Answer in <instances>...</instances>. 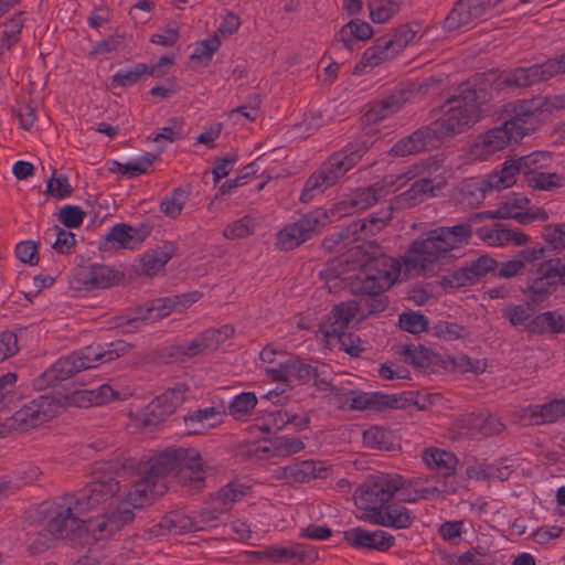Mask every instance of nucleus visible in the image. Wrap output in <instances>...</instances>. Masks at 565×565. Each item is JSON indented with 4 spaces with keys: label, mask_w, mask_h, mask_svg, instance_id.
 <instances>
[{
    "label": "nucleus",
    "mask_w": 565,
    "mask_h": 565,
    "mask_svg": "<svg viewBox=\"0 0 565 565\" xmlns=\"http://www.w3.org/2000/svg\"><path fill=\"white\" fill-rule=\"evenodd\" d=\"M391 218L387 210L383 216L370 215L355 220L339 232L324 237L322 246L341 254V263L359 271L351 284L354 294H376L385 291L401 275L398 259L383 254L379 246L369 241L377 234Z\"/></svg>",
    "instance_id": "1"
},
{
    "label": "nucleus",
    "mask_w": 565,
    "mask_h": 565,
    "mask_svg": "<svg viewBox=\"0 0 565 565\" xmlns=\"http://www.w3.org/2000/svg\"><path fill=\"white\" fill-rule=\"evenodd\" d=\"M95 497H77L73 507L60 502L63 497L47 498L39 507L26 511L31 523L45 524L49 532L58 540L85 544L89 540H102L119 531L134 520V510L152 501L149 497H122L111 502L104 514L94 519L81 518L90 509Z\"/></svg>",
    "instance_id": "2"
},
{
    "label": "nucleus",
    "mask_w": 565,
    "mask_h": 565,
    "mask_svg": "<svg viewBox=\"0 0 565 565\" xmlns=\"http://www.w3.org/2000/svg\"><path fill=\"white\" fill-rule=\"evenodd\" d=\"M205 477L194 458H189L185 448H168L156 456L149 470L137 475L127 494H164L180 490L201 492Z\"/></svg>",
    "instance_id": "3"
},
{
    "label": "nucleus",
    "mask_w": 565,
    "mask_h": 565,
    "mask_svg": "<svg viewBox=\"0 0 565 565\" xmlns=\"http://www.w3.org/2000/svg\"><path fill=\"white\" fill-rule=\"evenodd\" d=\"M471 236L469 222L434 228L409 245L403 256L404 266L407 271L433 275L438 266L455 258L454 252L469 244Z\"/></svg>",
    "instance_id": "4"
},
{
    "label": "nucleus",
    "mask_w": 565,
    "mask_h": 565,
    "mask_svg": "<svg viewBox=\"0 0 565 565\" xmlns=\"http://www.w3.org/2000/svg\"><path fill=\"white\" fill-rule=\"evenodd\" d=\"M129 350L130 345L121 340L104 344L98 343L87 345L78 351L60 358L35 380V385L40 390H43L46 386H54L83 370L97 367L104 363H108L124 355Z\"/></svg>",
    "instance_id": "5"
},
{
    "label": "nucleus",
    "mask_w": 565,
    "mask_h": 565,
    "mask_svg": "<svg viewBox=\"0 0 565 565\" xmlns=\"http://www.w3.org/2000/svg\"><path fill=\"white\" fill-rule=\"evenodd\" d=\"M479 95L470 81L460 83L440 105V116L431 122L439 139L461 134L479 119Z\"/></svg>",
    "instance_id": "6"
},
{
    "label": "nucleus",
    "mask_w": 565,
    "mask_h": 565,
    "mask_svg": "<svg viewBox=\"0 0 565 565\" xmlns=\"http://www.w3.org/2000/svg\"><path fill=\"white\" fill-rule=\"evenodd\" d=\"M365 141L355 140L348 143L341 150L330 154L320 167L310 174L303 184L299 200L309 203L315 196L322 194L345 175L366 153Z\"/></svg>",
    "instance_id": "7"
},
{
    "label": "nucleus",
    "mask_w": 565,
    "mask_h": 565,
    "mask_svg": "<svg viewBox=\"0 0 565 565\" xmlns=\"http://www.w3.org/2000/svg\"><path fill=\"white\" fill-rule=\"evenodd\" d=\"M354 504L359 519L371 524L406 529L413 522L411 512L393 497H354Z\"/></svg>",
    "instance_id": "8"
},
{
    "label": "nucleus",
    "mask_w": 565,
    "mask_h": 565,
    "mask_svg": "<svg viewBox=\"0 0 565 565\" xmlns=\"http://www.w3.org/2000/svg\"><path fill=\"white\" fill-rule=\"evenodd\" d=\"M507 111L510 118L505 120L510 129L514 132V138L520 140L537 129L544 110L551 108H564L565 97L555 96L552 98L534 97L531 99H521L507 105Z\"/></svg>",
    "instance_id": "9"
},
{
    "label": "nucleus",
    "mask_w": 565,
    "mask_h": 565,
    "mask_svg": "<svg viewBox=\"0 0 565 565\" xmlns=\"http://www.w3.org/2000/svg\"><path fill=\"white\" fill-rule=\"evenodd\" d=\"M330 217L326 210L316 209L302 215L298 221L286 225L276 234V247L280 250H291L300 246L329 224Z\"/></svg>",
    "instance_id": "10"
},
{
    "label": "nucleus",
    "mask_w": 565,
    "mask_h": 565,
    "mask_svg": "<svg viewBox=\"0 0 565 565\" xmlns=\"http://www.w3.org/2000/svg\"><path fill=\"white\" fill-rule=\"evenodd\" d=\"M530 204V199L522 193L512 192L508 194L494 211L473 213L469 221H481L483 218H513L518 223L526 225L536 220L546 221L548 213L543 207L524 211Z\"/></svg>",
    "instance_id": "11"
},
{
    "label": "nucleus",
    "mask_w": 565,
    "mask_h": 565,
    "mask_svg": "<svg viewBox=\"0 0 565 565\" xmlns=\"http://www.w3.org/2000/svg\"><path fill=\"white\" fill-rule=\"evenodd\" d=\"M561 74H565V53L542 64L513 68L501 77L499 85L526 88Z\"/></svg>",
    "instance_id": "12"
},
{
    "label": "nucleus",
    "mask_w": 565,
    "mask_h": 565,
    "mask_svg": "<svg viewBox=\"0 0 565 565\" xmlns=\"http://www.w3.org/2000/svg\"><path fill=\"white\" fill-rule=\"evenodd\" d=\"M57 407L53 397L40 395L7 418L4 427L12 430L28 431L53 418Z\"/></svg>",
    "instance_id": "13"
},
{
    "label": "nucleus",
    "mask_w": 565,
    "mask_h": 565,
    "mask_svg": "<svg viewBox=\"0 0 565 565\" xmlns=\"http://www.w3.org/2000/svg\"><path fill=\"white\" fill-rule=\"evenodd\" d=\"M423 460L431 469L436 470L437 473L443 477V481L436 482V486L431 488L437 494H454L458 491L455 487L456 481V467L458 465V458L455 454L439 449V448H427L423 451Z\"/></svg>",
    "instance_id": "14"
},
{
    "label": "nucleus",
    "mask_w": 565,
    "mask_h": 565,
    "mask_svg": "<svg viewBox=\"0 0 565 565\" xmlns=\"http://www.w3.org/2000/svg\"><path fill=\"white\" fill-rule=\"evenodd\" d=\"M557 287L551 262L543 258L535 262L533 270L527 274L526 286L522 291L527 298V305L539 306L546 301Z\"/></svg>",
    "instance_id": "15"
},
{
    "label": "nucleus",
    "mask_w": 565,
    "mask_h": 565,
    "mask_svg": "<svg viewBox=\"0 0 565 565\" xmlns=\"http://www.w3.org/2000/svg\"><path fill=\"white\" fill-rule=\"evenodd\" d=\"M552 162V156L545 151H534L527 156L518 159L505 160L501 164V177L495 179V183L500 185L512 186L516 182L518 174L522 173L523 178L530 173H536L547 168Z\"/></svg>",
    "instance_id": "16"
},
{
    "label": "nucleus",
    "mask_w": 565,
    "mask_h": 565,
    "mask_svg": "<svg viewBox=\"0 0 565 565\" xmlns=\"http://www.w3.org/2000/svg\"><path fill=\"white\" fill-rule=\"evenodd\" d=\"M233 333V329L224 326L221 329H207L186 343L174 347V355L181 360L191 359L214 351Z\"/></svg>",
    "instance_id": "17"
},
{
    "label": "nucleus",
    "mask_w": 565,
    "mask_h": 565,
    "mask_svg": "<svg viewBox=\"0 0 565 565\" xmlns=\"http://www.w3.org/2000/svg\"><path fill=\"white\" fill-rule=\"evenodd\" d=\"M498 263L488 255L467 260L462 266L444 277V281L454 288L472 286L488 273L495 270Z\"/></svg>",
    "instance_id": "18"
},
{
    "label": "nucleus",
    "mask_w": 565,
    "mask_h": 565,
    "mask_svg": "<svg viewBox=\"0 0 565 565\" xmlns=\"http://www.w3.org/2000/svg\"><path fill=\"white\" fill-rule=\"evenodd\" d=\"M75 280L86 290L105 289L118 285L124 273L104 264H90L79 267L74 274Z\"/></svg>",
    "instance_id": "19"
},
{
    "label": "nucleus",
    "mask_w": 565,
    "mask_h": 565,
    "mask_svg": "<svg viewBox=\"0 0 565 565\" xmlns=\"http://www.w3.org/2000/svg\"><path fill=\"white\" fill-rule=\"evenodd\" d=\"M201 297L199 291H192L182 295H175L163 299H158V305H152L147 308L146 313L141 317H136L128 320V323L135 328L147 324L149 321H153L159 318L168 316L171 311H182L196 302Z\"/></svg>",
    "instance_id": "20"
},
{
    "label": "nucleus",
    "mask_w": 565,
    "mask_h": 565,
    "mask_svg": "<svg viewBox=\"0 0 565 565\" xmlns=\"http://www.w3.org/2000/svg\"><path fill=\"white\" fill-rule=\"evenodd\" d=\"M512 141L518 142L520 139L514 138V132L504 121L501 126L480 135L471 146V154L486 160L497 151L503 150Z\"/></svg>",
    "instance_id": "21"
},
{
    "label": "nucleus",
    "mask_w": 565,
    "mask_h": 565,
    "mask_svg": "<svg viewBox=\"0 0 565 565\" xmlns=\"http://www.w3.org/2000/svg\"><path fill=\"white\" fill-rule=\"evenodd\" d=\"M333 472V466L323 460H302L282 468L288 482L307 483L315 479H327Z\"/></svg>",
    "instance_id": "22"
},
{
    "label": "nucleus",
    "mask_w": 565,
    "mask_h": 565,
    "mask_svg": "<svg viewBox=\"0 0 565 565\" xmlns=\"http://www.w3.org/2000/svg\"><path fill=\"white\" fill-rule=\"evenodd\" d=\"M489 10L484 0H458L444 19L443 28L455 31L482 18Z\"/></svg>",
    "instance_id": "23"
},
{
    "label": "nucleus",
    "mask_w": 565,
    "mask_h": 565,
    "mask_svg": "<svg viewBox=\"0 0 565 565\" xmlns=\"http://www.w3.org/2000/svg\"><path fill=\"white\" fill-rule=\"evenodd\" d=\"M545 258V248L541 245L520 250L512 259L503 262L497 276L500 278H512L527 275L533 270L535 262Z\"/></svg>",
    "instance_id": "24"
},
{
    "label": "nucleus",
    "mask_w": 565,
    "mask_h": 565,
    "mask_svg": "<svg viewBox=\"0 0 565 565\" xmlns=\"http://www.w3.org/2000/svg\"><path fill=\"white\" fill-rule=\"evenodd\" d=\"M439 140L438 135L430 124L418 128L409 136L398 140L392 147L391 152L396 157L416 154L427 150L429 147H435Z\"/></svg>",
    "instance_id": "25"
},
{
    "label": "nucleus",
    "mask_w": 565,
    "mask_h": 565,
    "mask_svg": "<svg viewBox=\"0 0 565 565\" xmlns=\"http://www.w3.org/2000/svg\"><path fill=\"white\" fill-rule=\"evenodd\" d=\"M116 466L114 462L98 463L85 486V494H118L121 487L118 473L114 472Z\"/></svg>",
    "instance_id": "26"
},
{
    "label": "nucleus",
    "mask_w": 565,
    "mask_h": 565,
    "mask_svg": "<svg viewBox=\"0 0 565 565\" xmlns=\"http://www.w3.org/2000/svg\"><path fill=\"white\" fill-rule=\"evenodd\" d=\"M344 539L353 546L372 548L380 552L390 550L395 543L394 536L386 531H367L360 526L345 531Z\"/></svg>",
    "instance_id": "27"
},
{
    "label": "nucleus",
    "mask_w": 565,
    "mask_h": 565,
    "mask_svg": "<svg viewBox=\"0 0 565 565\" xmlns=\"http://www.w3.org/2000/svg\"><path fill=\"white\" fill-rule=\"evenodd\" d=\"M386 193L384 185L379 182L358 188L339 202V209L351 213L361 212L377 203Z\"/></svg>",
    "instance_id": "28"
},
{
    "label": "nucleus",
    "mask_w": 565,
    "mask_h": 565,
    "mask_svg": "<svg viewBox=\"0 0 565 565\" xmlns=\"http://www.w3.org/2000/svg\"><path fill=\"white\" fill-rule=\"evenodd\" d=\"M404 486L403 477L397 473L376 472L367 476L354 494H395Z\"/></svg>",
    "instance_id": "29"
},
{
    "label": "nucleus",
    "mask_w": 565,
    "mask_h": 565,
    "mask_svg": "<svg viewBox=\"0 0 565 565\" xmlns=\"http://www.w3.org/2000/svg\"><path fill=\"white\" fill-rule=\"evenodd\" d=\"M460 428L466 429L469 436H494L504 429L502 422L492 415L470 413L458 419Z\"/></svg>",
    "instance_id": "30"
},
{
    "label": "nucleus",
    "mask_w": 565,
    "mask_h": 565,
    "mask_svg": "<svg viewBox=\"0 0 565 565\" xmlns=\"http://www.w3.org/2000/svg\"><path fill=\"white\" fill-rule=\"evenodd\" d=\"M119 393L115 392L108 384H102L95 388L77 390L67 394L66 401L70 405L76 407H89L93 405H103L118 397Z\"/></svg>",
    "instance_id": "31"
},
{
    "label": "nucleus",
    "mask_w": 565,
    "mask_h": 565,
    "mask_svg": "<svg viewBox=\"0 0 565 565\" xmlns=\"http://www.w3.org/2000/svg\"><path fill=\"white\" fill-rule=\"evenodd\" d=\"M150 234L148 225L134 227L125 223L116 224L105 236L107 242L119 248L134 249Z\"/></svg>",
    "instance_id": "32"
},
{
    "label": "nucleus",
    "mask_w": 565,
    "mask_h": 565,
    "mask_svg": "<svg viewBox=\"0 0 565 565\" xmlns=\"http://www.w3.org/2000/svg\"><path fill=\"white\" fill-rule=\"evenodd\" d=\"M501 175V170H497L480 180H471L466 183L462 189V194L465 195L468 204L478 205L486 199L488 193L509 188V185L504 184L499 186V184L494 182L495 179Z\"/></svg>",
    "instance_id": "33"
},
{
    "label": "nucleus",
    "mask_w": 565,
    "mask_h": 565,
    "mask_svg": "<svg viewBox=\"0 0 565 565\" xmlns=\"http://www.w3.org/2000/svg\"><path fill=\"white\" fill-rule=\"evenodd\" d=\"M178 246L173 242H164L156 249L146 252L140 258L141 273L152 277L157 275L166 264L175 255Z\"/></svg>",
    "instance_id": "34"
},
{
    "label": "nucleus",
    "mask_w": 565,
    "mask_h": 565,
    "mask_svg": "<svg viewBox=\"0 0 565 565\" xmlns=\"http://www.w3.org/2000/svg\"><path fill=\"white\" fill-rule=\"evenodd\" d=\"M395 55L396 53L391 43H388L387 38L382 36L375 41L374 45L364 51L360 62L354 67V73L359 75L364 74L367 67H375L393 58Z\"/></svg>",
    "instance_id": "35"
},
{
    "label": "nucleus",
    "mask_w": 565,
    "mask_h": 565,
    "mask_svg": "<svg viewBox=\"0 0 565 565\" xmlns=\"http://www.w3.org/2000/svg\"><path fill=\"white\" fill-rule=\"evenodd\" d=\"M565 416V401L553 399L542 405L529 406L524 409V417L531 425H543L555 423Z\"/></svg>",
    "instance_id": "36"
},
{
    "label": "nucleus",
    "mask_w": 565,
    "mask_h": 565,
    "mask_svg": "<svg viewBox=\"0 0 565 565\" xmlns=\"http://www.w3.org/2000/svg\"><path fill=\"white\" fill-rule=\"evenodd\" d=\"M305 449V444L296 437H275L269 440V446L257 447L256 456L262 459H271L275 457H288Z\"/></svg>",
    "instance_id": "37"
},
{
    "label": "nucleus",
    "mask_w": 565,
    "mask_h": 565,
    "mask_svg": "<svg viewBox=\"0 0 565 565\" xmlns=\"http://www.w3.org/2000/svg\"><path fill=\"white\" fill-rule=\"evenodd\" d=\"M309 417H299L285 409H275L268 412L263 417L262 430L266 433L279 431L286 425L292 424L297 430L306 429L309 426Z\"/></svg>",
    "instance_id": "38"
},
{
    "label": "nucleus",
    "mask_w": 565,
    "mask_h": 565,
    "mask_svg": "<svg viewBox=\"0 0 565 565\" xmlns=\"http://www.w3.org/2000/svg\"><path fill=\"white\" fill-rule=\"evenodd\" d=\"M224 414L225 407L223 405L196 409L184 417L185 424L189 427V434H201L202 429L214 427L221 423V416Z\"/></svg>",
    "instance_id": "39"
},
{
    "label": "nucleus",
    "mask_w": 565,
    "mask_h": 565,
    "mask_svg": "<svg viewBox=\"0 0 565 565\" xmlns=\"http://www.w3.org/2000/svg\"><path fill=\"white\" fill-rule=\"evenodd\" d=\"M358 313H360L359 305H356L355 301H348L335 305L331 311L330 327L324 331L326 337L330 338L332 335L344 332L349 323L356 317Z\"/></svg>",
    "instance_id": "40"
},
{
    "label": "nucleus",
    "mask_w": 565,
    "mask_h": 565,
    "mask_svg": "<svg viewBox=\"0 0 565 565\" xmlns=\"http://www.w3.org/2000/svg\"><path fill=\"white\" fill-rule=\"evenodd\" d=\"M401 355L406 363L422 370L430 369L434 364L437 363L438 360L437 354L423 345H404L403 350L401 351Z\"/></svg>",
    "instance_id": "41"
},
{
    "label": "nucleus",
    "mask_w": 565,
    "mask_h": 565,
    "mask_svg": "<svg viewBox=\"0 0 565 565\" xmlns=\"http://www.w3.org/2000/svg\"><path fill=\"white\" fill-rule=\"evenodd\" d=\"M409 173L414 178H424V179H446L444 159L438 156L429 157L425 160H422L415 163Z\"/></svg>",
    "instance_id": "42"
},
{
    "label": "nucleus",
    "mask_w": 565,
    "mask_h": 565,
    "mask_svg": "<svg viewBox=\"0 0 565 565\" xmlns=\"http://www.w3.org/2000/svg\"><path fill=\"white\" fill-rule=\"evenodd\" d=\"M188 200L189 192L183 188H175L169 195L161 200L160 212L168 217L175 218L180 215Z\"/></svg>",
    "instance_id": "43"
},
{
    "label": "nucleus",
    "mask_w": 565,
    "mask_h": 565,
    "mask_svg": "<svg viewBox=\"0 0 565 565\" xmlns=\"http://www.w3.org/2000/svg\"><path fill=\"white\" fill-rule=\"evenodd\" d=\"M564 177L556 172H544L537 171L536 173H530L524 182L534 190L551 191L564 185Z\"/></svg>",
    "instance_id": "44"
},
{
    "label": "nucleus",
    "mask_w": 565,
    "mask_h": 565,
    "mask_svg": "<svg viewBox=\"0 0 565 565\" xmlns=\"http://www.w3.org/2000/svg\"><path fill=\"white\" fill-rule=\"evenodd\" d=\"M349 395H351L350 407L352 409H358V411L370 409V411L381 412V411H383V401H384V398L385 399L387 398L384 396L383 393H380V392L356 393V392L351 391L349 393Z\"/></svg>",
    "instance_id": "45"
},
{
    "label": "nucleus",
    "mask_w": 565,
    "mask_h": 565,
    "mask_svg": "<svg viewBox=\"0 0 565 565\" xmlns=\"http://www.w3.org/2000/svg\"><path fill=\"white\" fill-rule=\"evenodd\" d=\"M370 17L375 23H385L401 7V0H369Z\"/></svg>",
    "instance_id": "46"
},
{
    "label": "nucleus",
    "mask_w": 565,
    "mask_h": 565,
    "mask_svg": "<svg viewBox=\"0 0 565 565\" xmlns=\"http://www.w3.org/2000/svg\"><path fill=\"white\" fill-rule=\"evenodd\" d=\"M186 392L188 386L183 383H178L173 387L164 391L161 395L157 396V399L159 405H162L166 409V414L172 415L184 402Z\"/></svg>",
    "instance_id": "47"
},
{
    "label": "nucleus",
    "mask_w": 565,
    "mask_h": 565,
    "mask_svg": "<svg viewBox=\"0 0 565 565\" xmlns=\"http://www.w3.org/2000/svg\"><path fill=\"white\" fill-rule=\"evenodd\" d=\"M383 292L358 294L360 299L355 302L359 305V312L364 317L384 311L387 307V297Z\"/></svg>",
    "instance_id": "48"
},
{
    "label": "nucleus",
    "mask_w": 565,
    "mask_h": 565,
    "mask_svg": "<svg viewBox=\"0 0 565 565\" xmlns=\"http://www.w3.org/2000/svg\"><path fill=\"white\" fill-rule=\"evenodd\" d=\"M288 383L297 381L301 384L309 382L313 374V366L298 356L286 358Z\"/></svg>",
    "instance_id": "49"
},
{
    "label": "nucleus",
    "mask_w": 565,
    "mask_h": 565,
    "mask_svg": "<svg viewBox=\"0 0 565 565\" xmlns=\"http://www.w3.org/2000/svg\"><path fill=\"white\" fill-rule=\"evenodd\" d=\"M447 184L446 179H424L417 178V180L412 184L409 189V193H412V198L416 199L420 198H430L437 195L439 191H441Z\"/></svg>",
    "instance_id": "50"
},
{
    "label": "nucleus",
    "mask_w": 565,
    "mask_h": 565,
    "mask_svg": "<svg viewBox=\"0 0 565 565\" xmlns=\"http://www.w3.org/2000/svg\"><path fill=\"white\" fill-rule=\"evenodd\" d=\"M147 74V64L138 63L132 68L119 70L111 76L113 87H127L136 84Z\"/></svg>",
    "instance_id": "51"
},
{
    "label": "nucleus",
    "mask_w": 565,
    "mask_h": 565,
    "mask_svg": "<svg viewBox=\"0 0 565 565\" xmlns=\"http://www.w3.org/2000/svg\"><path fill=\"white\" fill-rule=\"evenodd\" d=\"M256 222L249 216L245 215L223 230V236L227 239H239L252 235L255 231Z\"/></svg>",
    "instance_id": "52"
},
{
    "label": "nucleus",
    "mask_w": 565,
    "mask_h": 565,
    "mask_svg": "<svg viewBox=\"0 0 565 565\" xmlns=\"http://www.w3.org/2000/svg\"><path fill=\"white\" fill-rule=\"evenodd\" d=\"M257 404V397L253 392H243L236 395L228 406L230 414L235 419H242Z\"/></svg>",
    "instance_id": "53"
},
{
    "label": "nucleus",
    "mask_w": 565,
    "mask_h": 565,
    "mask_svg": "<svg viewBox=\"0 0 565 565\" xmlns=\"http://www.w3.org/2000/svg\"><path fill=\"white\" fill-rule=\"evenodd\" d=\"M480 239L491 246H502L511 243V238L514 236L513 230L504 227H482L477 232Z\"/></svg>",
    "instance_id": "54"
},
{
    "label": "nucleus",
    "mask_w": 565,
    "mask_h": 565,
    "mask_svg": "<svg viewBox=\"0 0 565 565\" xmlns=\"http://www.w3.org/2000/svg\"><path fill=\"white\" fill-rule=\"evenodd\" d=\"M373 31L371 25L360 19L351 20L341 29L342 41L345 47H350L351 40H347V35H353L356 40H367L372 36Z\"/></svg>",
    "instance_id": "55"
},
{
    "label": "nucleus",
    "mask_w": 565,
    "mask_h": 565,
    "mask_svg": "<svg viewBox=\"0 0 565 565\" xmlns=\"http://www.w3.org/2000/svg\"><path fill=\"white\" fill-rule=\"evenodd\" d=\"M259 104L258 96H256L249 104L238 106L228 111V119L234 125H244L246 121H254L258 116Z\"/></svg>",
    "instance_id": "56"
},
{
    "label": "nucleus",
    "mask_w": 565,
    "mask_h": 565,
    "mask_svg": "<svg viewBox=\"0 0 565 565\" xmlns=\"http://www.w3.org/2000/svg\"><path fill=\"white\" fill-rule=\"evenodd\" d=\"M45 235L55 236V241L52 244V247L58 254H68L75 246V235L72 232L58 227L57 225H54L52 228L47 230Z\"/></svg>",
    "instance_id": "57"
},
{
    "label": "nucleus",
    "mask_w": 565,
    "mask_h": 565,
    "mask_svg": "<svg viewBox=\"0 0 565 565\" xmlns=\"http://www.w3.org/2000/svg\"><path fill=\"white\" fill-rule=\"evenodd\" d=\"M156 159L157 156L147 153L146 156L130 160L127 163H117L118 171L122 174H127L128 177H136L146 173Z\"/></svg>",
    "instance_id": "58"
},
{
    "label": "nucleus",
    "mask_w": 565,
    "mask_h": 565,
    "mask_svg": "<svg viewBox=\"0 0 565 565\" xmlns=\"http://www.w3.org/2000/svg\"><path fill=\"white\" fill-rule=\"evenodd\" d=\"M417 31L413 30L408 25H402L394 31L393 34L386 36L388 43L394 49L395 53H399L404 50L411 42L414 41Z\"/></svg>",
    "instance_id": "59"
},
{
    "label": "nucleus",
    "mask_w": 565,
    "mask_h": 565,
    "mask_svg": "<svg viewBox=\"0 0 565 565\" xmlns=\"http://www.w3.org/2000/svg\"><path fill=\"white\" fill-rule=\"evenodd\" d=\"M220 46V39L216 35L210 36L196 44L190 57L191 60L210 61Z\"/></svg>",
    "instance_id": "60"
},
{
    "label": "nucleus",
    "mask_w": 565,
    "mask_h": 565,
    "mask_svg": "<svg viewBox=\"0 0 565 565\" xmlns=\"http://www.w3.org/2000/svg\"><path fill=\"white\" fill-rule=\"evenodd\" d=\"M334 337L338 338L340 349L353 358H358L365 350L364 342L359 335L342 332Z\"/></svg>",
    "instance_id": "61"
},
{
    "label": "nucleus",
    "mask_w": 565,
    "mask_h": 565,
    "mask_svg": "<svg viewBox=\"0 0 565 565\" xmlns=\"http://www.w3.org/2000/svg\"><path fill=\"white\" fill-rule=\"evenodd\" d=\"M46 192L55 199H65L73 192L68 178L64 174L52 177L46 183Z\"/></svg>",
    "instance_id": "62"
},
{
    "label": "nucleus",
    "mask_w": 565,
    "mask_h": 565,
    "mask_svg": "<svg viewBox=\"0 0 565 565\" xmlns=\"http://www.w3.org/2000/svg\"><path fill=\"white\" fill-rule=\"evenodd\" d=\"M398 323L402 330L416 334L426 330L428 321L425 316L411 312L401 315Z\"/></svg>",
    "instance_id": "63"
},
{
    "label": "nucleus",
    "mask_w": 565,
    "mask_h": 565,
    "mask_svg": "<svg viewBox=\"0 0 565 565\" xmlns=\"http://www.w3.org/2000/svg\"><path fill=\"white\" fill-rule=\"evenodd\" d=\"M463 327L449 321H438L433 327L434 335L446 341H454L461 338Z\"/></svg>",
    "instance_id": "64"
}]
</instances>
